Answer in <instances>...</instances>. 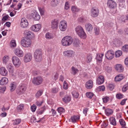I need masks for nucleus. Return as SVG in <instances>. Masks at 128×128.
Segmentation results:
<instances>
[{"mask_svg": "<svg viewBox=\"0 0 128 128\" xmlns=\"http://www.w3.org/2000/svg\"><path fill=\"white\" fill-rule=\"evenodd\" d=\"M42 52L41 49H37L34 52V58L36 62H40L42 60Z\"/></svg>", "mask_w": 128, "mask_h": 128, "instance_id": "obj_1", "label": "nucleus"}, {"mask_svg": "<svg viewBox=\"0 0 128 128\" xmlns=\"http://www.w3.org/2000/svg\"><path fill=\"white\" fill-rule=\"evenodd\" d=\"M32 44L31 40L26 37H22L20 41L21 45L24 47H30Z\"/></svg>", "mask_w": 128, "mask_h": 128, "instance_id": "obj_2", "label": "nucleus"}, {"mask_svg": "<svg viewBox=\"0 0 128 128\" xmlns=\"http://www.w3.org/2000/svg\"><path fill=\"white\" fill-rule=\"evenodd\" d=\"M73 40L72 38L69 36H66L64 37L62 40V44L64 46H69L72 43Z\"/></svg>", "mask_w": 128, "mask_h": 128, "instance_id": "obj_3", "label": "nucleus"}, {"mask_svg": "<svg viewBox=\"0 0 128 128\" xmlns=\"http://www.w3.org/2000/svg\"><path fill=\"white\" fill-rule=\"evenodd\" d=\"M12 60L13 64L15 67L18 68L20 66L21 62L18 57L16 56H13Z\"/></svg>", "mask_w": 128, "mask_h": 128, "instance_id": "obj_4", "label": "nucleus"}, {"mask_svg": "<svg viewBox=\"0 0 128 128\" xmlns=\"http://www.w3.org/2000/svg\"><path fill=\"white\" fill-rule=\"evenodd\" d=\"M26 85L24 84H21L19 86L16 91V92L18 94L20 95L24 93L26 91Z\"/></svg>", "mask_w": 128, "mask_h": 128, "instance_id": "obj_5", "label": "nucleus"}, {"mask_svg": "<svg viewBox=\"0 0 128 128\" xmlns=\"http://www.w3.org/2000/svg\"><path fill=\"white\" fill-rule=\"evenodd\" d=\"M42 78L40 76H38L34 78L32 80V82L33 84L36 86L39 85L42 82Z\"/></svg>", "mask_w": 128, "mask_h": 128, "instance_id": "obj_6", "label": "nucleus"}, {"mask_svg": "<svg viewBox=\"0 0 128 128\" xmlns=\"http://www.w3.org/2000/svg\"><path fill=\"white\" fill-rule=\"evenodd\" d=\"M24 35L25 37H26L27 38L30 39H33L35 37V35L34 33L28 30H25L24 32Z\"/></svg>", "mask_w": 128, "mask_h": 128, "instance_id": "obj_7", "label": "nucleus"}, {"mask_svg": "<svg viewBox=\"0 0 128 128\" xmlns=\"http://www.w3.org/2000/svg\"><path fill=\"white\" fill-rule=\"evenodd\" d=\"M59 28L62 31H64L66 30L67 24L66 22L64 20H62L60 22L59 24Z\"/></svg>", "mask_w": 128, "mask_h": 128, "instance_id": "obj_8", "label": "nucleus"}, {"mask_svg": "<svg viewBox=\"0 0 128 128\" xmlns=\"http://www.w3.org/2000/svg\"><path fill=\"white\" fill-rule=\"evenodd\" d=\"M99 10L96 8H92L91 10V16L93 17H97L98 14Z\"/></svg>", "mask_w": 128, "mask_h": 128, "instance_id": "obj_9", "label": "nucleus"}, {"mask_svg": "<svg viewBox=\"0 0 128 128\" xmlns=\"http://www.w3.org/2000/svg\"><path fill=\"white\" fill-rule=\"evenodd\" d=\"M114 52L112 50H108L105 56L107 59L111 60L114 57Z\"/></svg>", "mask_w": 128, "mask_h": 128, "instance_id": "obj_10", "label": "nucleus"}, {"mask_svg": "<svg viewBox=\"0 0 128 128\" xmlns=\"http://www.w3.org/2000/svg\"><path fill=\"white\" fill-rule=\"evenodd\" d=\"M107 4L108 7L110 8H114L116 7L117 4L116 2L112 0H108Z\"/></svg>", "mask_w": 128, "mask_h": 128, "instance_id": "obj_11", "label": "nucleus"}, {"mask_svg": "<svg viewBox=\"0 0 128 128\" xmlns=\"http://www.w3.org/2000/svg\"><path fill=\"white\" fill-rule=\"evenodd\" d=\"M41 28V25L40 24H37L32 26L30 28V29L34 32H37L40 31Z\"/></svg>", "mask_w": 128, "mask_h": 128, "instance_id": "obj_12", "label": "nucleus"}, {"mask_svg": "<svg viewBox=\"0 0 128 128\" xmlns=\"http://www.w3.org/2000/svg\"><path fill=\"white\" fill-rule=\"evenodd\" d=\"M64 56L66 57H70L73 56L74 55V52L72 50H67L63 52Z\"/></svg>", "mask_w": 128, "mask_h": 128, "instance_id": "obj_13", "label": "nucleus"}, {"mask_svg": "<svg viewBox=\"0 0 128 128\" xmlns=\"http://www.w3.org/2000/svg\"><path fill=\"white\" fill-rule=\"evenodd\" d=\"M32 58V54L30 53H27L24 56V61L26 62H30Z\"/></svg>", "mask_w": 128, "mask_h": 128, "instance_id": "obj_14", "label": "nucleus"}, {"mask_svg": "<svg viewBox=\"0 0 128 128\" xmlns=\"http://www.w3.org/2000/svg\"><path fill=\"white\" fill-rule=\"evenodd\" d=\"M15 54L19 57H22L24 55V52L23 51L19 48H17L14 51Z\"/></svg>", "mask_w": 128, "mask_h": 128, "instance_id": "obj_15", "label": "nucleus"}, {"mask_svg": "<svg viewBox=\"0 0 128 128\" xmlns=\"http://www.w3.org/2000/svg\"><path fill=\"white\" fill-rule=\"evenodd\" d=\"M58 22L57 20L54 19L52 20L51 23V28L53 29H56L58 27Z\"/></svg>", "mask_w": 128, "mask_h": 128, "instance_id": "obj_16", "label": "nucleus"}, {"mask_svg": "<svg viewBox=\"0 0 128 128\" xmlns=\"http://www.w3.org/2000/svg\"><path fill=\"white\" fill-rule=\"evenodd\" d=\"M104 79V76L100 75L99 76L96 80V83L98 85H100L103 83Z\"/></svg>", "mask_w": 128, "mask_h": 128, "instance_id": "obj_17", "label": "nucleus"}, {"mask_svg": "<svg viewBox=\"0 0 128 128\" xmlns=\"http://www.w3.org/2000/svg\"><path fill=\"white\" fill-rule=\"evenodd\" d=\"M28 25V23L27 20L25 18L22 19L20 23V25L22 27L24 28L26 27Z\"/></svg>", "mask_w": 128, "mask_h": 128, "instance_id": "obj_18", "label": "nucleus"}, {"mask_svg": "<svg viewBox=\"0 0 128 128\" xmlns=\"http://www.w3.org/2000/svg\"><path fill=\"white\" fill-rule=\"evenodd\" d=\"M93 86V82L91 80H89L86 83V87L87 89H91L92 88Z\"/></svg>", "mask_w": 128, "mask_h": 128, "instance_id": "obj_19", "label": "nucleus"}, {"mask_svg": "<svg viewBox=\"0 0 128 128\" xmlns=\"http://www.w3.org/2000/svg\"><path fill=\"white\" fill-rule=\"evenodd\" d=\"M124 78V76L122 74H120L117 75L115 78L114 80L116 82H120Z\"/></svg>", "mask_w": 128, "mask_h": 128, "instance_id": "obj_20", "label": "nucleus"}, {"mask_svg": "<svg viewBox=\"0 0 128 128\" xmlns=\"http://www.w3.org/2000/svg\"><path fill=\"white\" fill-rule=\"evenodd\" d=\"M109 121L110 124L112 125L115 126L117 124L116 122L115 117L113 116H111L109 118Z\"/></svg>", "mask_w": 128, "mask_h": 128, "instance_id": "obj_21", "label": "nucleus"}, {"mask_svg": "<svg viewBox=\"0 0 128 128\" xmlns=\"http://www.w3.org/2000/svg\"><path fill=\"white\" fill-rule=\"evenodd\" d=\"M0 73L2 76H6L8 74V71L5 68L2 67L0 68Z\"/></svg>", "mask_w": 128, "mask_h": 128, "instance_id": "obj_22", "label": "nucleus"}, {"mask_svg": "<svg viewBox=\"0 0 128 128\" xmlns=\"http://www.w3.org/2000/svg\"><path fill=\"white\" fill-rule=\"evenodd\" d=\"M8 82V80L6 78L4 77L2 78L0 80V84L4 85L6 84Z\"/></svg>", "mask_w": 128, "mask_h": 128, "instance_id": "obj_23", "label": "nucleus"}, {"mask_svg": "<svg viewBox=\"0 0 128 128\" xmlns=\"http://www.w3.org/2000/svg\"><path fill=\"white\" fill-rule=\"evenodd\" d=\"M80 118V116L78 115H74L72 116L70 120L72 122L75 123L78 121Z\"/></svg>", "mask_w": 128, "mask_h": 128, "instance_id": "obj_24", "label": "nucleus"}, {"mask_svg": "<svg viewBox=\"0 0 128 128\" xmlns=\"http://www.w3.org/2000/svg\"><path fill=\"white\" fill-rule=\"evenodd\" d=\"M116 69L119 72H122L124 70V68L120 64H117L115 67Z\"/></svg>", "mask_w": 128, "mask_h": 128, "instance_id": "obj_25", "label": "nucleus"}, {"mask_svg": "<svg viewBox=\"0 0 128 128\" xmlns=\"http://www.w3.org/2000/svg\"><path fill=\"white\" fill-rule=\"evenodd\" d=\"M63 101L65 103L69 102L71 100V97L68 95H65L64 98H62Z\"/></svg>", "mask_w": 128, "mask_h": 128, "instance_id": "obj_26", "label": "nucleus"}, {"mask_svg": "<svg viewBox=\"0 0 128 128\" xmlns=\"http://www.w3.org/2000/svg\"><path fill=\"white\" fill-rule=\"evenodd\" d=\"M105 111V114L108 116L112 115L113 112V111L112 109L108 108L106 109Z\"/></svg>", "mask_w": 128, "mask_h": 128, "instance_id": "obj_27", "label": "nucleus"}, {"mask_svg": "<svg viewBox=\"0 0 128 128\" xmlns=\"http://www.w3.org/2000/svg\"><path fill=\"white\" fill-rule=\"evenodd\" d=\"M85 27L86 31L88 32L92 31L93 28L92 25L90 23L86 24L85 25Z\"/></svg>", "mask_w": 128, "mask_h": 128, "instance_id": "obj_28", "label": "nucleus"}, {"mask_svg": "<svg viewBox=\"0 0 128 128\" xmlns=\"http://www.w3.org/2000/svg\"><path fill=\"white\" fill-rule=\"evenodd\" d=\"M32 16L35 20H38L40 18V15L37 13H34L32 14Z\"/></svg>", "mask_w": 128, "mask_h": 128, "instance_id": "obj_29", "label": "nucleus"}, {"mask_svg": "<svg viewBox=\"0 0 128 128\" xmlns=\"http://www.w3.org/2000/svg\"><path fill=\"white\" fill-rule=\"evenodd\" d=\"M24 105L23 104H20L16 108V111L18 112H20L24 109Z\"/></svg>", "mask_w": 128, "mask_h": 128, "instance_id": "obj_30", "label": "nucleus"}, {"mask_svg": "<svg viewBox=\"0 0 128 128\" xmlns=\"http://www.w3.org/2000/svg\"><path fill=\"white\" fill-rule=\"evenodd\" d=\"M104 54L102 53L97 54L96 59L97 61L99 62H102V57L104 56Z\"/></svg>", "mask_w": 128, "mask_h": 128, "instance_id": "obj_31", "label": "nucleus"}, {"mask_svg": "<svg viewBox=\"0 0 128 128\" xmlns=\"http://www.w3.org/2000/svg\"><path fill=\"white\" fill-rule=\"evenodd\" d=\"M75 30L77 33L78 34H80V32L84 31L83 28L80 26H78L75 29Z\"/></svg>", "mask_w": 128, "mask_h": 128, "instance_id": "obj_32", "label": "nucleus"}, {"mask_svg": "<svg viewBox=\"0 0 128 128\" xmlns=\"http://www.w3.org/2000/svg\"><path fill=\"white\" fill-rule=\"evenodd\" d=\"M16 87V82H13L11 83L10 85V90L12 92L14 91Z\"/></svg>", "mask_w": 128, "mask_h": 128, "instance_id": "obj_33", "label": "nucleus"}, {"mask_svg": "<svg viewBox=\"0 0 128 128\" xmlns=\"http://www.w3.org/2000/svg\"><path fill=\"white\" fill-rule=\"evenodd\" d=\"M78 34L80 38L83 39L85 38L86 37V34L84 30L80 32V34Z\"/></svg>", "mask_w": 128, "mask_h": 128, "instance_id": "obj_34", "label": "nucleus"}, {"mask_svg": "<svg viewBox=\"0 0 128 128\" xmlns=\"http://www.w3.org/2000/svg\"><path fill=\"white\" fill-rule=\"evenodd\" d=\"M119 122L120 125L121 126V128L125 127L126 126V124L124 120L123 119H120L119 120Z\"/></svg>", "mask_w": 128, "mask_h": 128, "instance_id": "obj_35", "label": "nucleus"}, {"mask_svg": "<svg viewBox=\"0 0 128 128\" xmlns=\"http://www.w3.org/2000/svg\"><path fill=\"white\" fill-rule=\"evenodd\" d=\"M9 59V56L5 55L2 58V61L4 63L6 64L8 62Z\"/></svg>", "mask_w": 128, "mask_h": 128, "instance_id": "obj_36", "label": "nucleus"}, {"mask_svg": "<svg viewBox=\"0 0 128 128\" xmlns=\"http://www.w3.org/2000/svg\"><path fill=\"white\" fill-rule=\"evenodd\" d=\"M60 0H53L51 2V5L53 6H56L60 2Z\"/></svg>", "mask_w": 128, "mask_h": 128, "instance_id": "obj_37", "label": "nucleus"}, {"mask_svg": "<svg viewBox=\"0 0 128 128\" xmlns=\"http://www.w3.org/2000/svg\"><path fill=\"white\" fill-rule=\"evenodd\" d=\"M43 93L42 90H39L35 94V96L37 98H38Z\"/></svg>", "mask_w": 128, "mask_h": 128, "instance_id": "obj_38", "label": "nucleus"}, {"mask_svg": "<svg viewBox=\"0 0 128 128\" xmlns=\"http://www.w3.org/2000/svg\"><path fill=\"white\" fill-rule=\"evenodd\" d=\"M72 73L74 75L78 72V70L76 68L73 66L72 68Z\"/></svg>", "mask_w": 128, "mask_h": 128, "instance_id": "obj_39", "label": "nucleus"}, {"mask_svg": "<svg viewBox=\"0 0 128 128\" xmlns=\"http://www.w3.org/2000/svg\"><path fill=\"white\" fill-rule=\"evenodd\" d=\"M13 124L14 125H17L19 124L21 122V120L20 119H16L12 120Z\"/></svg>", "mask_w": 128, "mask_h": 128, "instance_id": "obj_40", "label": "nucleus"}, {"mask_svg": "<svg viewBox=\"0 0 128 128\" xmlns=\"http://www.w3.org/2000/svg\"><path fill=\"white\" fill-rule=\"evenodd\" d=\"M71 10L73 13H76L78 12L80 10L77 8L76 6H72V7Z\"/></svg>", "mask_w": 128, "mask_h": 128, "instance_id": "obj_41", "label": "nucleus"}, {"mask_svg": "<svg viewBox=\"0 0 128 128\" xmlns=\"http://www.w3.org/2000/svg\"><path fill=\"white\" fill-rule=\"evenodd\" d=\"M120 18L122 22H125L126 20H128V14L126 16H121Z\"/></svg>", "mask_w": 128, "mask_h": 128, "instance_id": "obj_42", "label": "nucleus"}, {"mask_svg": "<svg viewBox=\"0 0 128 128\" xmlns=\"http://www.w3.org/2000/svg\"><path fill=\"white\" fill-rule=\"evenodd\" d=\"M10 44L11 47H16V41L14 40H12L10 42Z\"/></svg>", "mask_w": 128, "mask_h": 128, "instance_id": "obj_43", "label": "nucleus"}, {"mask_svg": "<svg viewBox=\"0 0 128 128\" xmlns=\"http://www.w3.org/2000/svg\"><path fill=\"white\" fill-rule=\"evenodd\" d=\"M122 54V52L121 50H118L115 52V56L116 57H119L121 56Z\"/></svg>", "mask_w": 128, "mask_h": 128, "instance_id": "obj_44", "label": "nucleus"}, {"mask_svg": "<svg viewBox=\"0 0 128 128\" xmlns=\"http://www.w3.org/2000/svg\"><path fill=\"white\" fill-rule=\"evenodd\" d=\"M59 90V88L58 87L54 88H52L51 92L52 93H56L58 92Z\"/></svg>", "mask_w": 128, "mask_h": 128, "instance_id": "obj_45", "label": "nucleus"}, {"mask_svg": "<svg viewBox=\"0 0 128 128\" xmlns=\"http://www.w3.org/2000/svg\"><path fill=\"white\" fill-rule=\"evenodd\" d=\"M128 90V82L125 84L122 88V91L125 92Z\"/></svg>", "mask_w": 128, "mask_h": 128, "instance_id": "obj_46", "label": "nucleus"}, {"mask_svg": "<svg viewBox=\"0 0 128 128\" xmlns=\"http://www.w3.org/2000/svg\"><path fill=\"white\" fill-rule=\"evenodd\" d=\"M86 96L88 98L91 99L94 96V94L92 92H88L86 94Z\"/></svg>", "mask_w": 128, "mask_h": 128, "instance_id": "obj_47", "label": "nucleus"}, {"mask_svg": "<svg viewBox=\"0 0 128 128\" xmlns=\"http://www.w3.org/2000/svg\"><path fill=\"white\" fill-rule=\"evenodd\" d=\"M98 91H103L105 90V87L104 85L100 86L97 87V88Z\"/></svg>", "mask_w": 128, "mask_h": 128, "instance_id": "obj_48", "label": "nucleus"}, {"mask_svg": "<svg viewBox=\"0 0 128 128\" xmlns=\"http://www.w3.org/2000/svg\"><path fill=\"white\" fill-rule=\"evenodd\" d=\"M122 49L124 52H128V45L126 44L122 48Z\"/></svg>", "mask_w": 128, "mask_h": 128, "instance_id": "obj_49", "label": "nucleus"}, {"mask_svg": "<svg viewBox=\"0 0 128 128\" xmlns=\"http://www.w3.org/2000/svg\"><path fill=\"white\" fill-rule=\"evenodd\" d=\"M124 95L120 93L117 94L116 97V98L118 99H120L123 98Z\"/></svg>", "mask_w": 128, "mask_h": 128, "instance_id": "obj_50", "label": "nucleus"}, {"mask_svg": "<svg viewBox=\"0 0 128 128\" xmlns=\"http://www.w3.org/2000/svg\"><path fill=\"white\" fill-rule=\"evenodd\" d=\"M74 44L76 46H77L80 44V41L78 38H75L74 40Z\"/></svg>", "mask_w": 128, "mask_h": 128, "instance_id": "obj_51", "label": "nucleus"}, {"mask_svg": "<svg viewBox=\"0 0 128 128\" xmlns=\"http://www.w3.org/2000/svg\"><path fill=\"white\" fill-rule=\"evenodd\" d=\"M57 110L58 112L60 114L64 112L65 111L64 108L61 107L58 108Z\"/></svg>", "mask_w": 128, "mask_h": 128, "instance_id": "obj_52", "label": "nucleus"}, {"mask_svg": "<svg viewBox=\"0 0 128 128\" xmlns=\"http://www.w3.org/2000/svg\"><path fill=\"white\" fill-rule=\"evenodd\" d=\"M92 56L90 54H88L87 56V62L89 63L92 60Z\"/></svg>", "mask_w": 128, "mask_h": 128, "instance_id": "obj_53", "label": "nucleus"}, {"mask_svg": "<svg viewBox=\"0 0 128 128\" xmlns=\"http://www.w3.org/2000/svg\"><path fill=\"white\" fill-rule=\"evenodd\" d=\"M72 95L73 97L77 98L78 97L79 94L77 92L75 91H74L72 92Z\"/></svg>", "mask_w": 128, "mask_h": 128, "instance_id": "obj_54", "label": "nucleus"}, {"mask_svg": "<svg viewBox=\"0 0 128 128\" xmlns=\"http://www.w3.org/2000/svg\"><path fill=\"white\" fill-rule=\"evenodd\" d=\"M108 125V122L106 120L104 121L102 125V127L103 128L107 127Z\"/></svg>", "mask_w": 128, "mask_h": 128, "instance_id": "obj_55", "label": "nucleus"}, {"mask_svg": "<svg viewBox=\"0 0 128 128\" xmlns=\"http://www.w3.org/2000/svg\"><path fill=\"white\" fill-rule=\"evenodd\" d=\"M110 98L109 97L106 96L104 98H102L103 102L104 103H106L109 101Z\"/></svg>", "mask_w": 128, "mask_h": 128, "instance_id": "obj_56", "label": "nucleus"}, {"mask_svg": "<svg viewBox=\"0 0 128 128\" xmlns=\"http://www.w3.org/2000/svg\"><path fill=\"white\" fill-rule=\"evenodd\" d=\"M38 9L39 10L40 12L41 15H42L44 14V8H38Z\"/></svg>", "mask_w": 128, "mask_h": 128, "instance_id": "obj_57", "label": "nucleus"}, {"mask_svg": "<svg viewBox=\"0 0 128 128\" xmlns=\"http://www.w3.org/2000/svg\"><path fill=\"white\" fill-rule=\"evenodd\" d=\"M46 37L47 38L51 39L53 38V36L51 34L49 33H47L46 35Z\"/></svg>", "mask_w": 128, "mask_h": 128, "instance_id": "obj_58", "label": "nucleus"}, {"mask_svg": "<svg viewBox=\"0 0 128 128\" xmlns=\"http://www.w3.org/2000/svg\"><path fill=\"white\" fill-rule=\"evenodd\" d=\"M68 84L66 81H64L63 84V88L65 90H67L68 88Z\"/></svg>", "mask_w": 128, "mask_h": 128, "instance_id": "obj_59", "label": "nucleus"}, {"mask_svg": "<svg viewBox=\"0 0 128 128\" xmlns=\"http://www.w3.org/2000/svg\"><path fill=\"white\" fill-rule=\"evenodd\" d=\"M112 70V68L109 66H106L105 68V70L108 72H111Z\"/></svg>", "mask_w": 128, "mask_h": 128, "instance_id": "obj_60", "label": "nucleus"}, {"mask_svg": "<svg viewBox=\"0 0 128 128\" xmlns=\"http://www.w3.org/2000/svg\"><path fill=\"white\" fill-rule=\"evenodd\" d=\"M36 108V105L34 104L33 105L31 106V109L32 111L34 112H35Z\"/></svg>", "mask_w": 128, "mask_h": 128, "instance_id": "obj_61", "label": "nucleus"}, {"mask_svg": "<svg viewBox=\"0 0 128 128\" xmlns=\"http://www.w3.org/2000/svg\"><path fill=\"white\" fill-rule=\"evenodd\" d=\"M44 100H42L40 102L38 101H37L36 103V104L38 106H40L42 105V104L44 102Z\"/></svg>", "mask_w": 128, "mask_h": 128, "instance_id": "obj_62", "label": "nucleus"}, {"mask_svg": "<svg viewBox=\"0 0 128 128\" xmlns=\"http://www.w3.org/2000/svg\"><path fill=\"white\" fill-rule=\"evenodd\" d=\"M8 15H6L2 17V21L5 22L8 19Z\"/></svg>", "mask_w": 128, "mask_h": 128, "instance_id": "obj_63", "label": "nucleus"}, {"mask_svg": "<svg viewBox=\"0 0 128 128\" xmlns=\"http://www.w3.org/2000/svg\"><path fill=\"white\" fill-rule=\"evenodd\" d=\"M70 8L69 4L68 2H66L65 4L64 8L66 10H68Z\"/></svg>", "mask_w": 128, "mask_h": 128, "instance_id": "obj_64", "label": "nucleus"}]
</instances>
